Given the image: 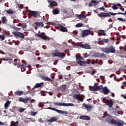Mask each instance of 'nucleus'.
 Segmentation results:
<instances>
[{
	"mask_svg": "<svg viewBox=\"0 0 126 126\" xmlns=\"http://www.w3.org/2000/svg\"><path fill=\"white\" fill-rule=\"evenodd\" d=\"M35 36L36 37H37L38 38H41V39L45 40V41H50L51 39L50 37L45 35V34L44 32H42L41 34L36 33Z\"/></svg>",
	"mask_w": 126,
	"mask_h": 126,
	"instance_id": "20e7f679",
	"label": "nucleus"
},
{
	"mask_svg": "<svg viewBox=\"0 0 126 126\" xmlns=\"http://www.w3.org/2000/svg\"><path fill=\"white\" fill-rule=\"evenodd\" d=\"M29 100H30V98L29 97L24 98L22 97H20L19 98V101L22 102L23 103H24V104H27Z\"/></svg>",
	"mask_w": 126,
	"mask_h": 126,
	"instance_id": "dca6fc26",
	"label": "nucleus"
},
{
	"mask_svg": "<svg viewBox=\"0 0 126 126\" xmlns=\"http://www.w3.org/2000/svg\"><path fill=\"white\" fill-rule=\"evenodd\" d=\"M28 17L29 19H31V17H32V15H30V12H29V14H28Z\"/></svg>",
	"mask_w": 126,
	"mask_h": 126,
	"instance_id": "052dcab7",
	"label": "nucleus"
},
{
	"mask_svg": "<svg viewBox=\"0 0 126 126\" xmlns=\"http://www.w3.org/2000/svg\"><path fill=\"white\" fill-rule=\"evenodd\" d=\"M21 66V71L23 72V71H25V70H26V68H27V65L26 64H18V67H20Z\"/></svg>",
	"mask_w": 126,
	"mask_h": 126,
	"instance_id": "4be33fe9",
	"label": "nucleus"
},
{
	"mask_svg": "<svg viewBox=\"0 0 126 126\" xmlns=\"http://www.w3.org/2000/svg\"><path fill=\"white\" fill-rule=\"evenodd\" d=\"M92 3H94V6H96L97 4L99 3V1H96L94 0H93L91 1L90 3H89V6L90 7H91V6H93V4Z\"/></svg>",
	"mask_w": 126,
	"mask_h": 126,
	"instance_id": "5701e85b",
	"label": "nucleus"
},
{
	"mask_svg": "<svg viewBox=\"0 0 126 126\" xmlns=\"http://www.w3.org/2000/svg\"><path fill=\"white\" fill-rule=\"evenodd\" d=\"M123 98H124V99H126V95H124L123 96Z\"/></svg>",
	"mask_w": 126,
	"mask_h": 126,
	"instance_id": "774afa93",
	"label": "nucleus"
},
{
	"mask_svg": "<svg viewBox=\"0 0 126 126\" xmlns=\"http://www.w3.org/2000/svg\"><path fill=\"white\" fill-rule=\"evenodd\" d=\"M97 64H99V65H102V60L99 59L95 60Z\"/></svg>",
	"mask_w": 126,
	"mask_h": 126,
	"instance_id": "e433bc0d",
	"label": "nucleus"
},
{
	"mask_svg": "<svg viewBox=\"0 0 126 126\" xmlns=\"http://www.w3.org/2000/svg\"><path fill=\"white\" fill-rule=\"evenodd\" d=\"M73 98L74 99H77V100L80 101V102H83V99L80 97V94H79L74 95Z\"/></svg>",
	"mask_w": 126,
	"mask_h": 126,
	"instance_id": "412c9836",
	"label": "nucleus"
},
{
	"mask_svg": "<svg viewBox=\"0 0 126 126\" xmlns=\"http://www.w3.org/2000/svg\"><path fill=\"white\" fill-rule=\"evenodd\" d=\"M24 111H25V109H24V108H20L19 109V111L20 112V113H23V112H24Z\"/></svg>",
	"mask_w": 126,
	"mask_h": 126,
	"instance_id": "09e8293b",
	"label": "nucleus"
},
{
	"mask_svg": "<svg viewBox=\"0 0 126 126\" xmlns=\"http://www.w3.org/2000/svg\"><path fill=\"white\" fill-rule=\"evenodd\" d=\"M94 57L95 58H99L100 59H104V58H106V54L104 53L100 54L99 52H97L94 53Z\"/></svg>",
	"mask_w": 126,
	"mask_h": 126,
	"instance_id": "f8f14e48",
	"label": "nucleus"
},
{
	"mask_svg": "<svg viewBox=\"0 0 126 126\" xmlns=\"http://www.w3.org/2000/svg\"><path fill=\"white\" fill-rule=\"evenodd\" d=\"M49 3H50L49 5L51 7H53L54 6H58V2L56 1H52L51 2V1L48 0Z\"/></svg>",
	"mask_w": 126,
	"mask_h": 126,
	"instance_id": "b1692460",
	"label": "nucleus"
},
{
	"mask_svg": "<svg viewBox=\"0 0 126 126\" xmlns=\"http://www.w3.org/2000/svg\"><path fill=\"white\" fill-rule=\"evenodd\" d=\"M34 24L37 26V27H43L44 26V23L42 22H35Z\"/></svg>",
	"mask_w": 126,
	"mask_h": 126,
	"instance_id": "2f4dec72",
	"label": "nucleus"
},
{
	"mask_svg": "<svg viewBox=\"0 0 126 126\" xmlns=\"http://www.w3.org/2000/svg\"><path fill=\"white\" fill-rule=\"evenodd\" d=\"M23 29H25L26 27H27V25H26V23H23L22 24V27H21Z\"/></svg>",
	"mask_w": 126,
	"mask_h": 126,
	"instance_id": "a18cd8bd",
	"label": "nucleus"
},
{
	"mask_svg": "<svg viewBox=\"0 0 126 126\" xmlns=\"http://www.w3.org/2000/svg\"><path fill=\"white\" fill-rule=\"evenodd\" d=\"M76 61H78V60H80L81 61H82L83 60V58L80 56H77V55H76Z\"/></svg>",
	"mask_w": 126,
	"mask_h": 126,
	"instance_id": "a19ab883",
	"label": "nucleus"
},
{
	"mask_svg": "<svg viewBox=\"0 0 126 126\" xmlns=\"http://www.w3.org/2000/svg\"><path fill=\"white\" fill-rule=\"evenodd\" d=\"M38 113L37 112H31V116H32L33 117L36 116Z\"/></svg>",
	"mask_w": 126,
	"mask_h": 126,
	"instance_id": "79ce46f5",
	"label": "nucleus"
},
{
	"mask_svg": "<svg viewBox=\"0 0 126 126\" xmlns=\"http://www.w3.org/2000/svg\"><path fill=\"white\" fill-rule=\"evenodd\" d=\"M60 13V10L58 8H55L53 10V14L54 15L59 14Z\"/></svg>",
	"mask_w": 126,
	"mask_h": 126,
	"instance_id": "473e14b6",
	"label": "nucleus"
},
{
	"mask_svg": "<svg viewBox=\"0 0 126 126\" xmlns=\"http://www.w3.org/2000/svg\"><path fill=\"white\" fill-rule=\"evenodd\" d=\"M24 6V5L22 4H18V7H19V8H20L21 9H22Z\"/></svg>",
	"mask_w": 126,
	"mask_h": 126,
	"instance_id": "c03bdc74",
	"label": "nucleus"
},
{
	"mask_svg": "<svg viewBox=\"0 0 126 126\" xmlns=\"http://www.w3.org/2000/svg\"><path fill=\"white\" fill-rule=\"evenodd\" d=\"M111 96H112V97H115V94H114L113 93H111Z\"/></svg>",
	"mask_w": 126,
	"mask_h": 126,
	"instance_id": "0e129e2a",
	"label": "nucleus"
},
{
	"mask_svg": "<svg viewBox=\"0 0 126 126\" xmlns=\"http://www.w3.org/2000/svg\"><path fill=\"white\" fill-rule=\"evenodd\" d=\"M91 33V31H90V30H84L81 32V36L82 38H84L85 37H86V36L90 35Z\"/></svg>",
	"mask_w": 126,
	"mask_h": 126,
	"instance_id": "9d476101",
	"label": "nucleus"
},
{
	"mask_svg": "<svg viewBox=\"0 0 126 126\" xmlns=\"http://www.w3.org/2000/svg\"><path fill=\"white\" fill-rule=\"evenodd\" d=\"M75 26L77 28L78 27H82V26H83V24L79 23L77 24Z\"/></svg>",
	"mask_w": 126,
	"mask_h": 126,
	"instance_id": "58836bf2",
	"label": "nucleus"
},
{
	"mask_svg": "<svg viewBox=\"0 0 126 126\" xmlns=\"http://www.w3.org/2000/svg\"><path fill=\"white\" fill-rule=\"evenodd\" d=\"M65 88H66L65 86L62 85L60 87V90H61V91H64V90H65Z\"/></svg>",
	"mask_w": 126,
	"mask_h": 126,
	"instance_id": "4c0bfd02",
	"label": "nucleus"
},
{
	"mask_svg": "<svg viewBox=\"0 0 126 126\" xmlns=\"http://www.w3.org/2000/svg\"><path fill=\"white\" fill-rule=\"evenodd\" d=\"M103 119H105V121L108 124L110 125H114V126H124V122L123 121H118L116 119H113L112 115L108 114L107 111L104 113V115L102 117Z\"/></svg>",
	"mask_w": 126,
	"mask_h": 126,
	"instance_id": "f257e3e1",
	"label": "nucleus"
},
{
	"mask_svg": "<svg viewBox=\"0 0 126 126\" xmlns=\"http://www.w3.org/2000/svg\"><path fill=\"white\" fill-rule=\"evenodd\" d=\"M102 102L105 103L107 106L109 107V108H113L114 103L113 102V100H112V99H106V97H104L102 99Z\"/></svg>",
	"mask_w": 126,
	"mask_h": 126,
	"instance_id": "39448f33",
	"label": "nucleus"
},
{
	"mask_svg": "<svg viewBox=\"0 0 126 126\" xmlns=\"http://www.w3.org/2000/svg\"><path fill=\"white\" fill-rule=\"evenodd\" d=\"M10 104H11V101H7L6 103L4 104V108L6 110L8 109L9 106H10Z\"/></svg>",
	"mask_w": 126,
	"mask_h": 126,
	"instance_id": "7c9ffc66",
	"label": "nucleus"
},
{
	"mask_svg": "<svg viewBox=\"0 0 126 126\" xmlns=\"http://www.w3.org/2000/svg\"><path fill=\"white\" fill-rule=\"evenodd\" d=\"M0 39L2 40V41H3L4 39H5V36H4V35L0 34Z\"/></svg>",
	"mask_w": 126,
	"mask_h": 126,
	"instance_id": "49530a36",
	"label": "nucleus"
},
{
	"mask_svg": "<svg viewBox=\"0 0 126 126\" xmlns=\"http://www.w3.org/2000/svg\"><path fill=\"white\" fill-rule=\"evenodd\" d=\"M30 15H32L34 18L40 16V13L38 11H32L31 10H29Z\"/></svg>",
	"mask_w": 126,
	"mask_h": 126,
	"instance_id": "9b49d317",
	"label": "nucleus"
},
{
	"mask_svg": "<svg viewBox=\"0 0 126 126\" xmlns=\"http://www.w3.org/2000/svg\"><path fill=\"white\" fill-rule=\"evenodd\" d=\"M101 89L102 90L103 94H104V95H108V94H109V93H110V90H109L108 89V87H107L106 86H105L103 88H102Z\"/></svg>",
	"mask_w": 126,
	"mask_h": 126,
	"instance_id": "aec40b11",
	"label": "nucleus"
},
{
	"mask_svg": "<svg viewBox=\"0 0 126 126\" xmlns=\"http://www.w3.org/2000/svg\"><path fill=\"white\" fill-rule=\"evenodd\" d=\"M13 34L15 35V36H17V37H20V38H22V39H24V34L19 32H14Z\"/></svg>",
	"mask_w": 126,
	"mask_h": 126,
	"instance_id": "4468645a",
	"label": "nucleus"
},
{
	"mask_svg": "<svg viewBox=\"0 0 126 126\" xmlns=\"http://www.w3.org/2000/svg\"><path fill=\"white\" fill-rule=\"evenodd\" d=\"M99 10H105V8H104V7H102L99 8Z\"/></svg>",
	"mask_w": 126,
	"mask_h": 126,
	"instance_id": "680f3d73",
	"label": "nucleus"
},
{
	"mask_svg": "<svg viewBox=\"0 0 126 126\" xmlns=\"http://www.w3.org/2000/svg\"><path fill=\"white\" fill-rule=\"evenodd\" d=\"M112 9H114L115 10H116V9H118V6L117 5H115V4H113V6L112 7Z\"/></svg>",
	"mask_w": 126,
	"mask_h": 126,
	"instance_id": "de8ad7c7",
	"label": "nucleus"
},
{
	"mask_svg": "<svg viewBox=\"0 0 126 126\" xmlns=\"http://www.w3.org/2000/svg\"><path fill=\"white\" fill-rule=\"evenodd\" d=\"M111 14V15H110ZM117 14H118V13H112L110 12L109 14L108 13H103L101 12L99 14H98V16H99V17H110L111 15H117Z\"/></svg>",
	"mask_w": 126,
	"mask_h": 126,
	"instance_id": "7ed1b4c3",
	"label": "nucleus"
},
{
	"mask_svg": "<svg viewBox=\"0 0 126 126\" xmlns=\"http://www.w3.org/2000/svg\"><path fill=\"white\" fill-rule=\"evenodd\" d=\"M116 6H119V7H122V4L120 3H118L116 4Z\"/></svg>",
	"mask_w": 126,
	"mask_h": 126,
	"instance_id": "13d9d810",
	"label": "nucleus"
},
{
	"mask_svg": "<svg viewBox=\"0 0 126 126\" xmlns=\"http://www.w3.org/2000/svg\"><path fill=\"white\" fill-rule=\"evenodd\" d=\"M53 104L54 105H55V106H63L64 107H73V106H74V104L73 103H65L60 102H54Z\"/></svg>",
	"mask_w": 126,
	"mask_h": 126,
	"instance_id": "423d86ee",
	"label": "nucleus"
},
{
	"mask_svg": "<svg viewBox=\"0 0 126 126\" xmlns=\"http://www.w3.org/2000/svg\"><path fill=\"white\" fill-rule=\"evenodd\" d=\"M96 63H97V62H96V60H92V64H95Z\"/></svg>",
	"mask_w": 126,
	"mask_h": 126,
	"instance_id": "3c124183",
	"label": "nucleus"
},
{
	"mask_svg": "<svg viewBox=\"0 0 126 126\" xmlns=\"http://www.w3.org/2000/svg\"><path fill=\"white\" fill-rule=\"evenodd\" d=\"M58 120V117L55 116L52 117L50 120L47 121V123H54V122H57V120Z\"/></svg>",
	"mask_w": 126,
	"mask_h": 126,
	"instance_id": "c85d7f7f",
	"label": "nucleus"
},
{
	"mask_svg": "<svg viewBox=\"0 0 126 126\" xmlns=\"http://www.w3.org/2000/svg\"><path fill=\"white\" fill-rule=\"evenodd\" d=\"M19 122L18 121L14 122V121H11V126H18Z\"/></svg>",
	"mask_w": 126,
	"mask_h": 126,
	"instance_id": "f704fd0d",
	"label": "nucleus"
},
{
	"mask_svg": "<svg viewBox=\"0 0 126 126\" xmlns=\"http://www.w3.org/2000/svg\"><path fill=\"white\" fill-rule=\"evenodd\" d=\"M58 28L60 30V31H61V32H68V30L66 29V28L63 27L62 25H60L58 27Z\"/></svg>",
	"mask_w": 126,
	"mask_h": 126,
	"instance_id": "6ab92c4d",
	"label": "nucleus"
},
{
	"mask_svg": "<svg viewBox=\"0 0 126 126\" xmlns=\"http://www.w3.org/2000/svg\"><path fill=\"white\" fill-rule=\"evenodd\" d=\"M1 20H2V23H3V24H5V23H6V22H7V19H6V17H5V16H3L1 18Z\"/></svg>",
	"mask_w": 126,
	"mask_h": 126,
	"instance_id": "72a5a7b5",
	"label": "nucleus"
},
{
	"mask_svg": "<svg viewBox=\"0 0 126 126\" xmlns=\"http://www.w3.org/2000/svg\"><path fill=\"white\" fill-rule=\"evenodd\" d=\"M48 110H52V111H55V112H57V113H59L60 114H62V115H67L68 113L67 111H63L62 110H60L58 109H57L55 108L52 107H48Z\"/></svg>",
	"mask_w": 126,
	"mask_h": 126,
	"instance_id": "1a4fd4ad",
	"label": "nucleus"
},
{
	"mask_svg": "<svg viewBox=\"0 0 126 126\" xmlns=\"http://www.w3.org/2000/svg\"><path fill=\"white\" fill-rule=\"evenodd\" d=\"M59 62V60H55V61L54 62L53 64H54L55 65H56V64H57Z\"/></svg>",
	"mask_w": 126,
	"mask_h": 126,
	"instance_id": "5fc2aeb1",
	"label": "nucleus"
},
{
	"mask_svg": "<svg viewBox=\"0 0 126 126\" xmlns=\"http://www.w3.org/2000/svg\"><path fill=\"white\" fill-rule=\"evenodd\" d=\"M98 36H106V33L104 30H99L98 33Z\"/></svg>",
	"mask_w": 126,
	"mask_h": 126,
	"instance_id": "c756f323",
	"label": "nucleus"
},
{
	"mask_svg": "<svg viewBox=\"0 0 126 126\" xmlns=\"http://www.w3.org/2000/svg\"><path fill=\"white\" fill-rule=\"evenodd\" d=\"M122 38H124V39H126V37L125 35H122Z\"/></svg>",
	"mask_w": 126,
	"mask_h": 126,
	"instance_id": "338daca9",
	"label": "nucleus"
},
{
	"mask_svg": "<svg viewBox=\"0 0 126 126\" xmlns=\"http://www.w3.org/2000/svg\"><path fill=\"white\" fill-rule=\"evenodd\" d=\"M48 24H50V25H55V24L53 22H48Z\"/></svg>",
	"mask_w": 126,
	"mask_h": 126,
	"instance_id": "864d4df0",
	"label": "nucleus"
},
{
	"mask_svg": "<svg viewBox=\"0 0 126 126\" xmlns=\"http://www.w3.org/2000/svg\"><path fill=\"white\" fill-rule=\"evenodd\" d=\"M118 14H122V15H126V11L125 12V13L119 12V13H118Z\"/></svg>",
	"mask_w": 126,
	"mask_h": 126,
	"instance_id": "603ef678",
	"label": "nucleus"
},
{
	"mask_svg": "<svg viewBox=\"0 0 126 126\" xmlns=\"http://www.w3.org/2000/svg\"><path fill=\"white\" fill-rule=\"evenodd\" d=\"M32 102H35V99H31L30 103H32Z\"/></svg>",
	"mask_w": 126,
	"mask_h": 126,
	"instance_id": "69168bd1",
	"label": "nucleus"
},
{
	"mask_svg": "<svg viewBox=\"0 0 126 126\" xmlns=\"http://www.w3.org/2000/svg\"><path fill=\"white\" fill-rule=\"evenodd\" d=\"M103 88V86H94L93 87L90 86L89 89L91 91H98V90H100Z\"/></svg>",
	"mask_w": 126,
	"mask_h": 126,
	"instance_id": "6e6552de",
	"label": "nucleus"
},
{
	"mask_svg": "<svg viewBox=\"0 0 126 126\" xmlns=\"http://www.w3.org/2000/svg\"><path fill=\"white\" fill-rule=\"evenodd\" d=\"M52 57H59V58H61V59H63L65 57V54L61 52H55L52 53Z\"/></svg>",
	"mask_w": 126,
	"mask_h": 126,
	"instance_id": "0eeeda50",
	"label": "nucleus"
},
{
	"mask_svg": "<svg viewBox=\"0 0 126 126\" xmlns=\"http://www.w3.org/2000/svg\"><path fill=\"white\" fill-rule=\"evenodd\" d=\"M108 111L109 112V114L110 115H115V113L117 110L116 109L113 108V107H110L108 109Z\"/></svg>",
	"mask_w": 126,
	"mask_h": 126,
	"instance_id": "a878e982",
	"label": "nucleus"
},
{
	"mask_svg": "<svg viewBox=\"0 0 126 126\" xmlns=\"http://www.w3.org/2000/svg\"><path fill=\"white\" fill-rule=\"evenodd\" d=\"M100 41H101V42H104V43H108L109 42V39L103 38Z\"/></svg>",
	"mask_w": 126,
	"mask_h": 126,
	"instance_id": "ea45409f",
	"label": "nucleus"
},
{
	"mask_svg": "<svg viewBox=\"0 0 126 126\" xmlns=\"http://www.w3.org/2000/svg\"><path fill=\"white\" fill-rule=\"evenodd\" d=\"M83 106V107H85V109H86L87 111H88V112H91L92 109L93 108V106H92L91 104H86L84 103Z\"/></svg>",
	"mask_w": 126,
	"mask_h": 126,
	"instance_id": "f3484780",
	"label": "nucleus"
},
{
	"mask_svg": "<svg viewBox=\"0 0 126 126\" xmlns=\"http://www.w3.org/2000/svg\"><path fill=\"white\" fill-rule=\"evenodd\" d=\"M44 86V82H41L40 83H36L34 87L32 89H34V88H39V87H43Z\"/></svg>",
	"mask_w": 126,
	"mask_h": 126,
	"instance_id": "393cba45",
	"label": "nucleus"
},
{
	"mask_svg": "<svg viewBox=\"0 0 126 126\" xmlns=\"http://www.w3.org/2000/svg\"><path fill=\"white\" fill-rule=\"evenodd\" d=\"M78 18H79V19H82V15H79L78 16Z\"/></svg>",
	"mask_w": 126,
	"mask_h": 126,
	"instance_id": "4d7b16f0",
	"label": "nucleus"
},
{
	"mask_svg": "<svg viewBox=\"0 0 126 126\" xmlns=\"http://www.w3.org/2000/svg\"><path fill=\"white\" fill-rule=\"evenodd\" d=\"M41 79H43L44 81H49V82H52L53 80L51 79V78H49L48 76H42Z\"/></svg>",
	"mask_w": 126,
	"mask_h": 126,
	"instance_id": "cd10ccee",
	"label": "nucleus"
},
{
	"mask_svg": "<svg viewBox=\"0 0 126 126\" xmlns=\"http://www.w3.org/2000/svg\"><path fill=\"white\" fill-rule=\"evenodd\" d=\"M36 67H41V66H42V65H41L39 64H37L36 65Z\"/></svg>",
	"mask_w": 126,
	"mask_h": 126,
	"instance_id": "e2e57ef3",
	"label": "nucleus"
},
{
	"mask_svg": "<svg viewBox=\"0 0 126 126\" xmlns=\"http://www.w3.org/2000/svg\"><path fill=\"white\" fill-rule=\"evenodd\" d=\"M80 120H84L86 121H89L90 120V117L86 115H83L80 116Z\"/></svg>",
	"mask_w": 126,
	"mask_h": 126,
	"instance_id": "bb28decb",
	"label": "nucleus"
},
{
	"mask_svg": "<svg viewBox=\"0 0 126 126\" xmlns=\"http://www.w3.org/2000/svg\"><path fill=\"white\" fill-rule=\"evenodd\" d=\"M117 20H119V21H123V22L126 21V20H125L122 18H117Z\"/></svg>",
	"mask_w": 126,
	"mask_h": 126,
	"instance_id": "8fccbe9b",
	"label": "nucleus"
},
{
	"mask_svg": "<svg viewBox=\"0 0 126 126\" xmlns=\"http://www.w3.org/2000/svg\"><path fill=\"white\" fill-rule=\"evenodd\" d=\"M82 18L84 19V18H86V15H82Z\"/></svg>",
	"mask_w": 126,
	"mask_h": 126,
	"instance_id": "bf43d9fd",
	"label": "nucleus"
},
{
	"mask_svg": "<svg viewBox=\"0 0 126 126\" xmlns=\"http://www.w3.org/2000/svg\"><path fill=\"white\" fill-rule=\"evenodd\" d=\"M15 45H16V46H18L19 45V41H16L15 42Z\"/></svg>",
	"mask_w": 126,
	"mask_h": 126,
	"instance_id": "6e6d98bb",
	"label": "nucleus"
},
{
	"mask_svg": "<svg viewBox=\"0 0 126 126\" xmlns=\"http://www.w3.org/2000/svg\"><path fill=\"white\" fill-rule=\"evenodd\" d=\"M79 47H80L81 48H82V49H86L88 50H89V49H90V45H89V44H88L87 43L81 44L80 43L79 44Z\"/></svg>",
	"mask_w": 126,
	"mask_h": 126,
	"instance_id": "2eb2a0df",
	"label": "nucleus"
},
{
	"mask_svg": "<svg viewBox=\"0 0 126 126\" xmlns=\"http://www.w3.org/2000/svg\"><path fill=\"white\" fill-rule=\"evenodd\" d=\"M101 50L102 52L105 53V54H110V53L114 54V53H116V49L113 45L109 46L108 47L102 48Z\"/></svg>",
	"mask_w": 126,
	"mask_h": 126,
	"instance_id": "f03ea898",
	"label": "nucleus"
},
{
	"mask_svg": "<svg viewBox=\"0 0 126 126\" xmlns=\"http://www.w3.org/2000/svg\"><path fill=\"white\" fill-rule=\"evenodd\" d=\"M77 63L78 64L81 65L82 66H86L87 64H90V62L89 61L85 62V61H78Z\"/></svg>",
	"mask_w": 126,
	"mask_h": 126,
	"instance_id": "ddd939ff",
	"label": "nucleus"
},
{
	"mask_svg": "<svg viewBox=\"0 0 126 126\" xmlns=\"http://www.w3.org/2000/svg\"><path fill=\"white\" fill-rule=\"evenodd\" d=\"M2 61H10V60L8 59L1 58L0 59V64L2 63Z\"/></svg>",
	"mask_w": 126,
	"mask_h": 126,
	"instance_id": "37998d69",
	"label": "nucleus"
},
{
	"mask_svg": "<svg viewBox=\"0 0 126 126\" xmlns=\"http://www.w3.org/2000/svg\"><path fill=\"white\" fill-rule=\"evenodd\" d=\"M6 12L8 14H13L14 13V11H13L11 9H9L6 11Z\"/></svg>",
	"mask_w": 126,
	"mask_h": 126,
	"instance_id": "c9c22d12",
	"label": "nucleus"
},
{
	"mask_svg": "<svg viewBox=\"0 0 126 126\" xmlns=\"http://www.w3.org/2000/svg\"><path fill=\"white\" fill-rule=\"evenodd\" d=\"M27 93H24V92L22 91H16L14 93V94L16 95V96H21L22 95H27Z\"/></svg>",
	"mask_w": 126,
	"mask_h": 126,
	"instance_id": "a211bd4d",
	"label": "nucleus"
}]
</instances>
